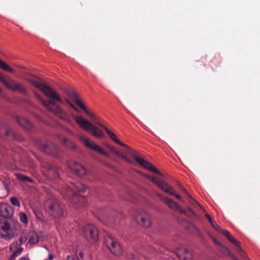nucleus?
<instances>
[{"mask_svg":"<svg viewBox=\"0 0 260 260\" xmlns=\"http://www.w3.org/2000/svg\"><path fill=\"white\" fill-rule=\"evenodd\" d=\"M30 82L34 86L43 92L49 99V101H46L40 95L35 93L37 98L48 111L54 114L59 118L68 122H71L69 115L61 108L60 106L57 105L56 104V102H57L62 105H64L66 102L71 108L78 112V109L67 98H64V101H63L54 90L45 84L41 80H30Z\"/></svg>","mask_w":260,"mask_h":260,"instance_id":"obj_1","label":"nucleus"},{"mask_svg":"<svg viewBox=\"0 0 260 260\" xmlns=\"http://www.w3.org/2000/svg\"><path fill=\"white\" fill-rule=\"evenodd\" d=\"M86 189V186L79 182L71 183L70 185H67V188L62 193L65 199L69 200L73 204L84 207L87 204L86 199L84 197L79 196L76 191L83 192Z\"/></svg>","mask_w":260,"mask_h":260,"instance_id":"obj_2","label":"nucleus"},{"mask_svg":"<svg viewBox=\"0 0 260 260\" xmlns=\"http://www.w3.org/2000/svg\"><path fill=\"white\" fill-rule=\"evenodd\" d=\"M72 116L81 128L87 132H91L93 136L98 138H102L104 137V134L101 129H99L90 121L84 119L82 116H78L75 114H72Z\"/></svg>","mask_w":260,"mask_h":260,"instance_id":"obj_3","label":"nucleus"},{"mask_svg":"<svg viewBox=\"0 0 260 260\" xmlns=\"http://www.w3.org/2000/svg\"><path fill=\"white\" fill-rule=\"evenodd\" d=\"M45 210L53 218L60 217L63 213L62 207L55 199L48 201L45 205Z\"/></svg>","mask_w":260,"mask_h":260,"instance_id":"obj_4","label":"nucleus"},{"mask_svg":"<svg viewBox=\"0 0 260 260\" xmlns=\"http://www.w3.org/2000/svg\"><path fill=\"white\" fill-rule=\"evenodd\" d=\"M105 244L110 252L116 256H120L123 253V249L115 238L108 236L105 239Z\"/></svg>","mask_w":260,"mask_h":260,"instance_id":"obj_5","label":"nucleus"},{"mask_svg":"<svg viewBox=\"0 0 260 260\" xmlns=\"http://www.w3.org/2000/svg\"><path fill=\"white\" fill-rule=\"evenodd\" d=\"M83 235L90 242H95L98 240V231L92 224H87L83 229Z\"/></svg>","mask_w":260,"mask_h":260,"instance_id":"obj_6","label":"nucleus"},{"mask_svg":"<svg viewBox=\"0 0 260 260\" xmlns=\"http://www.w3.org/2000/svg\"><path fill=\"white\" fill-rule=\"evenodd\" d=\"M42 166L45 169V174L49 179L54 180L58 178L59 167L49 162L43 163Z\"/></svg>","mask_w":260,"mask_h":260,"instance_id":"obj_7","label":"nucleus"},{"mask_svg":"<svg viewBox=\"0 0 260 260\" xmlns=\"http://www.w3.org/2000/svg\"><path fill=\"white\" fill-rule=\"evenodd\" d=\"M125 149L120 152H116V156H119L125 160L127 163L133 164V161L129 159V157H132L135 158L138 157V155L136 154V152L132 148L128 147L127 145L123 146Z\"/></svg>","mask_w":260,"mask_h":260,"instance_id":"obj_8","label":"nucleus"},{"mask_svg":"<svg viewBox=\"0 0 260 260\" xmlns=\"http://www.w3.org/2000/svg\"><path fill=\"white\" fill-rule=\"evenodd\" d=\"M80 140L82 141L86 147L98 152V153L105 155L108 156V153L106 152L103 148L96 145L93 142L89 139L84 135H81L79 136Z\"/></svg>","mask_w":260,"mask_h":260,"instance_id":"obj_9","label":"nucleus"},{"mask_svg":"<svg viewBox=\"0 0 260 260\" xmlns=\"http://www.w3.org/2000/svg\"><path fill=\"white\" fill-rule=\"evenodd\" d=\"M42 150L47 154L54 157L58 155V147L50 141H46L41 144Z\"/></svg>","mask_w":260,"mask_h":260,"instance_id":"obj_10","label":"nucleus"},{"mask_svg":"<svg viewBox=\"0 0 260 260\" xmlns=\"http://www.w3.org/2000/svg\"><path fill=\"white\" fill-rule=\"evenodd\" d=\"M137 222L141 226L148 228L151 224L150 215L144 211H141L136 216Z\"/></svg>","mask_w":260,"mask_h":260,"instance_id":"obj_11","label":"nucleus"},{"mask_svg":"<svg viewBox=\"0 0 260 260\" xmlns=\"http://www.w3.org/2000/svg\"><path fill=\"white\" fill-rule=\"evenodd\" d=\"M62 91L67 94V95L72 100L74 101L76 104H77L85 113H88V110L86 108L84 104L78 99L76 92L73 90H70L67 88H62Z\"/></svg>","mask_w":260,"mask_h":260,"instance_id":"obj_12","label":"nucleus"},{"mask_svg":"<svg viewBox=\"0 0 260 260\" xmlns=\"http://www.w3.org/2000/svg\"><path fill=\"white\" fill-rule=\"evenodd\" d=\"M15 234V230L11 228L8 222H4L0 226V236L6 239L13 238Z\"/></svg>","mask_w":260,"mask_h":260,"instance_id":"obj_13","label":"nucleus"},{"mask_svg":"<svg viewBox=\"0 0 260 260\" xmlns=\"http://www.w3.org/2000/svg\"><path fill=\"white\" fill-rule=\"evenodd\" d=\"M68 166L76 175L82 176L85 175L86 173L85 168L73 160H71L68 162Z\"/></svg>","mask_w":260,"mask_h":260,"instance_id":"obj_14","label":"nucleus"},{"mask_svg":"<svg viewBox=\"0 0 260 260\" xmlns=\"http://www.w3.org/2000/svg\"><path fill=\"white\" fill-rule=\"evenodd\" d=\"M145 177L150 180L153 183H154L160 189L163 190L165 192H168L167 188L169 187L168 186V183L166 181L159 179L156 177L151 176L149 175H144Z\"/></svg>","mask_w":260,"mask_h":260,"instance_id":"obj_15","label":"nucleus"},{"mask_svg":"<svg viewBox=\"0 0 260 260\" xmlns=\"http://www.w3.org/2000/svg\"><path fill=\"white\" fill-rule=\"evenodd\" d=\"M136 160L139 165L142 166L145 169H148L151 171V172L155 173L156 174L159 175L161 176H163V175L160 173V172L158 171L155 167L152 166L151 165V164H150L149 162L145 160L143 158L138 156V157L136 158Z\"/></svg>","mask_w":260,"mask_h":260,"instance_id":"obj_16","label":"nucleus"},{"mask_svg":"<svg viewBox=\"0 0 260 260\" xmlns=\"http://www.w3.org/2000/svg\"><path fill=\"white\" fill-rule=\"evenodd\" d=\"M13 214L12 208L6 203L0 204V216L5 218H10Z\"/></svg>","mask_w":260,"mask_h":260,"instance_id":"obj_17","label":"nucleus"},{"mask_svg":"<svg viewBox=\"0 0 260 260\" xmlns=\"http://www.w3.org/2000/svg\"><path fill=\"white\" fill-rule=\"evenodd\" d=\"M7 88L14 91H18L23 94H25L26 92V89L22 84L15 82L12 79H10V83Z\"/></svg>","mask_w":260,"mask_h":260,"instance_id":"obj_18","label":"nucleus"},{"mask_svg":"<svg viewBox=\"0 0 260 260\" xmlns=\"http://www.w3.org/2000/svg\"><path fill=\"white\" fill-rule=\"evenodd\" d=\"M211 239L213 240L214 243L219 246L220 247V250L224 253L225 254L227 255L229 257H230L233 260H238L232 253V252L226 247H224L222 245L221 243L219 242L215 238H214L213 236H210Z\"/></svg>","mask_w":260,"mask_h":260,"instance_id":"obj_19","label":"nucleus"},{"mask_svg":"<svg viewBox=\"0 0 260 260\" xmlns=\"http://www.w3.org/2000/svg\"><path fill=\"white\" fill-rule=\"evenodd\" d=\"M212 226L215 229V230L220 233H221L222 235L225 236L227 239L232 243L233 244L237 243V240H236L228 232V231L224 230L222 229L221 227H220L217 224H215L214 223H213L212 224Z\"/></svg>","mask_w":260,"mask_h":260,"instance_id":"obj_20","label":"nucleus"},{"mask_svg":"<svg viewBox=\"0 0 260 260\" xmlns=\"http://www.w3.org/2000/svg\"><path fill=\"white\" fill-rule=\"evenodd\" d=\"M76 258L78 260H91L90 255L86 250L78 246L76 249Z\"/></svg>","mask_w":260,"mask_h":260,"instance_id":"obj_21","label":"nucleus"},{"mask_svg":"<svg viewBox=\"0 0 260 260\" xmlns=\"http://www.w3.org/2000/svg\"><path fill=\"white\" fill-rule=\"evenodd\" d=\"M176 254L180 260H191V253L186 248L177 250Z\"/></svg>","mask_w":260,"mask_h":260,"instance_id":"obj_22","label":"nucleus"},{"mask_svg":"<svg viewBox=\"0 0 260 260\" xmlns=\"http://www.w3.org/2000/svg\"><path fill=\"white\" fill-rule=\"evenodd\" d=\"M16 120L17 121V122L19 123V124L22 127L26 130L30 131L33 127L32 124L29 121H28L27 119L23 117H17Z\"/></svg>","mask_w":260,"mask_h":260,"instance_id":"obj_23","label":"nucleus"},{"mask_svg":"<svg viewBox=\"0 0 260 260\" xmlns=\"http://www.w3.org/2000/svg\"><path fill=\"white\" fill-rule=\"evenodd\" d=\"M103 129H104L106 132L107 133L109 137L115 143L121 146H126V145L122 142H121L120 140H119L116 135L111 131H110L106 126H103Z\"/></svg>","mask_w":260,"mask_h":260,"instance_id":"obj_24","label":"nucleus"},{"mask_svg":"<svg viewBox=\"0 0 260 260\" xmlns=\"http://www.w3.org/2000/svg\"><path fill=\"white\" fill-rule=\"evenodd\" d=\"M39 237L38 235L34 232L29 234L28 243L30 244H35L39 242Z\"/></svg>","mask_w":260,"mask_h":260,"instance_id":"obj_25","label":"nucleus"},{"mask_svg":"<svg viewBox=\"0 0 260 260\" xmlns=\"http://www.w3.org/2000/svg\"><path fill=\"white\" fill-rule=\"evenodd\" d=\"M2 129L4 130L5 134L6 136L13 134V131L11 128H9L5 123H0V136L2 135Z\"/></svg>","mask_w":260,"mask_h":260,"instance_id":"obj_26","label":"nucleus"},{"mask_svg":"<svg viewBox=\"0 0 260 260\" xmlns=\"http://www.w3.org/2000/svg\"><path fill=\"white\" fill-rule=\"evenodd\" d=\"M60 141L62 143L63 145H65L68 148H69L72 149H75L76 145L71 140L68 139L65 137H62L60 139Z\"/></svg>","mask_w":260,"mask_h":260,"instance_id":"obj_27","label":"nucleus"},{"mask_svg":"<svg viewBox=\"0 0 260 260\" xmlns=\"http://www.w3.org/2000/svg\"><path fill=\"white\" fill-rule=\"evenodd\" d=\"M16 176L17 178L20 180L24 182H32L33 180L32 178L26 176L23 174H22L21 173H17L16 174Z\"/></svg>","mask_w":260,"mask_h":260,"instance_id":"obj_28","label":"nucleus"},{"mask_svg":"<svg viewBox=\"0 0 260 260\" xmlns=\"http://www.w3.org/2000/svg\"><path fill=\"white\" fill-rule=\"evenodd\" d=\"M180 213L184 214L189 217H197L196 213L190 208H188L186 210L180 209Z\"/></svg>","mask_w":260,"mask_h":260,"instance_id":"obj_29","label":"nucleus"},{"mask_svg":"<svg viewBox=\"0 0 260 260\" xmlns=\"http://www.w3.org/2000/svg\"><path fill=\"white\" fill-rule=\"evenodd\" d=\"M0 68L3 69L5 71H8L10 73H14V70L8 66L4 61L0 60Z\"/></svg>","mask_w":260,"mask_h":260,"instance_id":"obj_30","label":"nucleus"},{"mask_svg":"<svg viewBox=\"0 0 260 260\" xmlns=\"http://www.w3.org/2000/svg\"><path fill=\"white\" fill-rule=\"evenodd\" d=\"M168 186L169 187H168L169 188L168 189L167 188V189H168V192H166L169 194L170 195L174 196L178 200L182 201L181 197L179 194L175 193L174 188L172 186H171L168 183Z\"/></svg>","mask_w":260,"mask_h":260,"instance_id":"obj_31","label":"nucleus"},{"mask_svg":"<svg viewBox=\"0 0 260 260\" xmlns=\"http://www.w3.org/2000/svg\"><path fill=\"white\" fill-rule=\"evenodd\" d=\"M87 115H88L92 119L93 122L95 123V124H98L100 126H101L103 128V126H105L103 124H102L100 122L99 120V118L94 115L93 114H91L89 111L88 110V113H86Z\"/></svg>","mask_w":260,"mask_h":260,"instance_id":"obj_32","label":"nucleus"},{"mask_svg":"<svg viewBox=\"0 0 260 260\" xmlns=\"http://www.w3.org/2000/svg\"><path fill=\"white\" fill-rule=\"evenodd\" d=\"M168 206L170 209H173L174 210H179V212H180V209H181L180 208L179 205L173 200H172L169 203Z\"/></svg>","mask_w":260,"mask_h":260,"instance_id":"obj_33","label":"nucleus"},{"mask_svg":"<svg viewBox=\"0 0 260 260\" xmlns=\"http://www.w3.org/2000/svg\"><path fill=\"white\" fill-rule=\"evenodd\" d=\"M19 218H20L21 221L22 223H23L24 224H26L27 223V221H27V217L24 213H23V212L20 213Z\"/></svg>","mask_w":260,"mask_h":260,"instance_id":"obj_34","label":"nucleus"},{"mask_svg":"<svg viewBox=\"0 0 260 260\" xmlns=\"http://www.w3.org/2000/svg\"><path fill=\"white\" fill-rule=\"evenodd\" d=\"M156 195L160 199V200L163 201L165 204H166L167 205L169 204V203L172 201L171 199H170L167 197H163L161 194L160 193H156Z\"/></svg>","mask_w":260,"mask_h":260,"instance_id":"obj_35","label":"nucleus"},{"mask_svg":"<svg viewBox=\"0 0 260 260\" xmlns=\"http://www.w3.org/2000/svg\"><path fill=\"white\" fill-rule=\"evenodd\" d=\"M10 78L7 80L3 76V75L0 73V81L7 87L10 83Z\"/></svg>","mask_w":260,"mask_h":260,"instance_id":"obj_36","label":"nucleus"},{"mask_svg":"<svg viewBox=\"0 0 260 260\" xmlns=\"http://www.w3.org/2000/svg\"><path fill=\"white\" fill-rule=\"evenodd\" d=\"M10 78L7 80L3 76V75L0 73V81L7 87L10 83Z\"/></svg>","mask_w":260,"mask_h":260,"instance_id":"obj_37","label":"nucleus"},{"mask_svg":"<svg viewBox=\"0 0 260 260\" xmlns=\"http://www.w3.org/2000/svg\"><path fill=\"white\" fill-rule=\"evenodd\" d=\"M10 202L11 203L15 206L20 207V206L19 201L16 197H11L10 198Z\"/></svg>","mask_w":260,"mask_h":260,"instance_id":"obj_38","label":"nucleus"},{"mask_svg":"<svg viewBox=\"0 0 260 260\" xmlns=\"http://www.w3.org/2000/svg\"><path fill=\"white\" fill-rule=\"evenodd\" d=\"M234 244L235 245L237 246V248L236 249V250L237 251V252L239 254H240L242 256H244V252L242 250V249L241 247H240V246L239 245V241L237 240V243Z\"/></svg>","mask_w":260,"mask_h":260,"instance_id":"obj_39","label":"nucleus"},{"mask_svg":"<svg viewBox=\"0 0 260 260\" xmlns=\"http://www.w3.org/2000/svg\"><path fill=\"white\" fill-rule=\"evenodd\" d=\"M107 147L110 150V151L114 153L116 155V152H120L119 151L116 150L114 147L111 146L110 145H107Z\"/></svg>","mask_w":260,"mask_h":260,"instance_id":"obj_40","label":"nucleus"},{"mask_svg":"<svg viewBox=\"0 0 260 260\" xmlns=\"http://www.w3.org/2000/svg\"><path fill=\"white\" fill-rule=\"evenodd\" d=\"M187 195H188V196L189 197V198L191 200V201H190V204H191L193 206H194L195 205H198L200 207H201L200 206V205L199 204V203L198 202H197L195 200H194L189 194H187Z\"/></svg>","mask_w":260,"mask_h":260,"instance_id":"obj_41","label":"nucleus"},{"mask_svg":"<svg viewBox=\"0 0 260 260\" xmlns=\"http://www.w3.org/2000/svg\"><path fill=\"white\" fill-rule=\"evenodd\" d=\"M23 248H21L15 251L13 254H15V256L17 257L18 255H19L22 251Z\"/></svg>","mask_w":260,"mask_h":260,"instance_id":"obj_42","label":"nucleus"},{"mask_svg":"<svg viewBox=\"0 0 260 260\" xmlns=\"http://www.w3.org/2000/svg\"><path fill=\"white\" fill-rule=\"evenodd\" d=\"M76 255L75 256V255H71L67 256V260H76Z\"/></svg>","mask_w":260,"mask_h":260,"instance_id":"obj_43","label":"nucleus"},{"mask_svg":"<svg viewBox=\"0 0 260 260\" xmlns=\"http://www.w3.org/2000/svg\"><path fill=\"white\" fill-rule=\"evenodd\" d=\"M205 217L208 219V220H209V221L210 222L211 224H212L213 223V221L212 220V218H211V216L209 214H206L205 215Z\"/></svg>","mask_w":260,"mask_h":260,"instance_id":"obj_44","label":"nucleus"},{"mask_svg":"<svg viewBox=\"0 0 260 260\" xmlns=\"http://www.w3.org/2000/svg\"><path fill=\"white\" fill-rule=\"evenodd\" d=\"M19 241H20V243L22 244L26 241V238L21 237L20 238Z\"/></svg>","mask_w":260,"mask_h":260,"instance_id":"obj_45","label":"nucleus"},{"mask_svg":"<svg viewBox=\"0 0 260 260\" xmlns=\"http://www.w3.org/2000/svg\"><path fill=\"white\" fill-rule=\"evenodd\" d=\"M15 254H12L11 256H10L9 260H15V258L16 257L15 256Z\"/></svg>","mask_w":260,"mask_h":260,"instance_id":"obj_46","label":"nucleus"},{"mask_svg":"<svg viewBox=\"0 0 260 260\" xmlns=\"http://www.w3.org/2000/svg\"><path fill=\"white\" fill-rule=\"evenodd\" d=\"M53 255L51 254H49L48 260H53Z\"/></svg>","mask_w":260,"mask_h":260,"instance_id":"obj_47","label":"nucleus"},{"mask_svg":"<svg viewBox=\"0 0 260 260\" xmlns=\"http://www.w3.org/2000/svg\"><path fill=\"white\" fill-rule=\"evenodd\" d=\"M19 260H28V259L25 257H22L20 258Z\"/></svg>","mask_w":260,"mask_h":260,"instance_id":"obj_48","label":"nucleus"},{"mask_svg":"<svg viewBox=\"0 0 260 260\" xmlns=\"http://www.w3.org/2000/svg\"><path fill=\"white\" fill-rule=\"evenodd\" d=\"M1 91H2V89H1V88L0 87V92H1Z\"/></svg>","mask_w":260,"mask_h":260,"instance_id":"obj_49","label":"nucleus"},{"mask_svg":"<svg viewBox=\"0 0 260 260\" xmlns=\"http://www.w3.org/2000/svg\"><path fill=\"white\" fill-rule=\"evenodd\" d=\"M0 53H1V49H0Z\"/></svg>","mask_w":260,"mask_h":260,"instance_id":"obj_50","label":"nucleus"}]
</instances>
